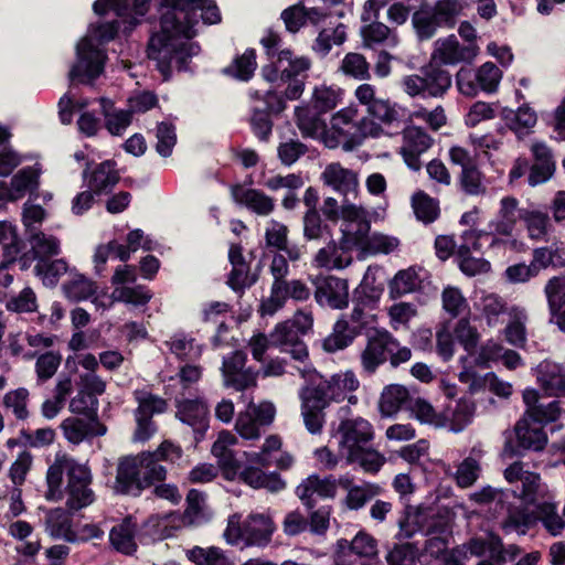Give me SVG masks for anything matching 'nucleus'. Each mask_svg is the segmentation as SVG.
I'll use <instances>...</instances> for the list:
<instances>
[{
  "mask_svg": "<svg viewBox=\"0 0 565 565\" xmlns=\"http://www.w3.org/2000/svg\"><path fill=\"white\" fill-rule=\"evenodd\" d=\"M182 448L164 440L153 454L142 452L136 457L120 459L117 468L115 489L118 492L146 491L154 487L156 494H175L178 488L164 483L167 470L153 460L178 462L182 458Z\"/></svg>",
  "mask_w": 565,
  "mask_h": 565,
  "instance_id": "f257e3e1",
  "label": "nucleus"
},
{
  "mask_svg": "<svg viewBox=\"0 0 565 565\" xmlns=\"http://www.w3.org/2000/svg\"><path fill=\"white\" fill-rule=\"evenodd\" d=\"M209 0H178L161 19V31L151 36L148 56L158 61L162 72L169 66L173 55L184 50L186 41L195 35L194 22L190 14L203 8Z\"/></svg>",
  "mask_w": 565,
  "mask_h": 565,
  "instance_id": "f03ea898",
  "label": "nucleus"
},
{
  "mask_svg": "<svg viewBox=\"0 0 565 565\" xmlns=\"http://www.w3.org/2000/svg\"><path fill=\"white\" fill-rule=\"evenodd\" d=\"M383 132L380 124L370 117L360 118L358 106L350 104L332 114L330 128L323 134L322 142L329 149L341 145L343 150L352 151L367 138H379Z\"/></svg>",
  "mask_w": 565,
  "mask_h": 565,
  "instance_id": "7ed1b4c3",
  "label": "nucleus"
},
{
  "mask_svg": "<svg viewBox=\"0 0 565 565\" xmlns=\"http://www.w3.org/2000/svg\"><path fill=\"white\" fill-rule=\"evenodd\" d=\"M116 33L114 23L89 29L88 34L76 46V63L68 74L72 82L90 83L102 74L106 56L98 45L113 40Z\"/></svg>",
  "mask_w": 565,
  "mask_h": 565,
  "instance_id": "20e7f679",
  "label": "nucleus"
},
{
  "mask_svg": "<svg viewBox=\"0 0 565 565\" xmlns=\"http://www.w3.org/2000/svg\"><path fill=\"white\" fill-rule=\"evenodd\" d=\"M275 530L276 525L269 514L254 513L244 522L241 515L233 514L228 519L224 537L233 545L243 542L247 546H265L271 541Z\"/></svg>",
  "mask_w": 565,
  "mask_h": 565,
  "instance_id": "39448f33",
  "label": "nucleus"
},
{
  "mask_svg": "<svg viewBox=\"0 0 565 565\" xmlns=\"http://www.w3.org/2000/svg\"><path fill=\"white\" fill-rule=\"evenodd\" d=\"M306 385L312 386L313 392L329 405L343 401L350 405H356L359 402L354 393L360 388L361 383L352 370L340 371L329 377L312 371Z\"/></svg>",
  "mask_w": 565,
  "mask_h": 565,
  "instance_id": "423d86ee",
  "label": "nucleus"
},
{
  "mask_svg": "<svg viewBox=\"0 0 565 565\" xmlns=\"http://www.w3.org/2000/svg\"><path fill=\"white\" fill-rule=\"evenodd\" d=\"M452 78L447 70L439 66L423 68L420 74L406 75L401 79V86L409 97H443L451 87Z\"/></svg>",
  "mask_w": 565,
  "mask_h": 565,
  "instance_id": "0eeeda50",
  "label": "nucleus"
},
{
  "mask_svg": "<svg viewBox=\"0 0 565 565\" xmlns=\"http://www.w3.org/2000/svg\"><path fill=\"white\" fill-rule=\"evenodd\" d=\"M335 435L338 436L339 454L344 458L371 444L375 438V430L370 420L362 416H355L341 420Z\"/></svg>",
  "mask_w": 565,
  "mask_h": 565,
  "instance_id": "6e6552de",
  "label": "nucleus"
},
{
  "mask_svg": "<svg viewBox=\"0 0 565 565\" xmlns=\"http://www.w3.org/2000/svg\"><path fill=\"white\" fill-rule=\"evenodd\" d=\"M275 416L276 407L271 402H250L245 411L238 413L235 430L243 439L256 440L260 437V427L269 426Z\"/></svg>",
  "mask_w": 565,
  "mask_h": 565,
  "instance_id": "1a4fd4ad",
  "label": "nucleus"
},
{
  "mask_svg": "<svg viewBox=\"0 0 565 565\" xmlns=\"http://www.w3.org/2000/svg\"><path fill=\"white\" fill-rule=\"evenodd\" d=\"M397 339L386 330L376 331L367 337L364 348L360 352L361 370L366 375H373L388 358V351L395 350Z\"/></svg>",
  "mask_w": 565,
  "mask_h": 565,
  "instance_id": "9d476101",
  "label": "nucleus"
},
{
  "mask_svg": "<svg viewBox=\"0 0 565 565\" xmlns=\"http://www.w3.org/2000/svg\"><path fill=\"white\" fill-rule=\"evenodd\" d=\"M479 46L462 44L456 35L450 34L435 41L431 61L439 65L470 64L479 55Z\"/></svg>",
  "mask_w": 565,
  "mask_h": 565,
  "instance_id": "9b49d317",
  "label": "nucleus"
},
{
  "mask_svg": "<svg viewBox=\"0 0 565 565\" xmlns=\"http://www.w3.org/2000/svg\"><path fill=\"white\" fill-rule=\"evenodd\" d=\"M246 362L247 356L242 351L224 358L221 367L224 386L242 392L257 385L258 372L246 367Z\"/></svg>",
  "mask_w": 565,
  "mask_h": 565,
  "instance_id": "f8f14e48",
  "label": "nucleus"
},
{
  "mask_svg": "<svg viewBox=\"0 0 565 565\" xmlns=\"http://www.w3.org/2000/svg\"><path fill=\"white\" fill-rule=\"evenodd\" d=\"M311 67V61L305 55H297L290 50H281L273 65L263 67L262 74L267 82L296 78Z\"/></svg>",
  "mask_w": 565,
  "mask_h": 565,
  "instance_id": "ddd939ff",
  "label": "nucleus"
},
{
  "mask_svg": "<svg viewBox=\"0 0 565 565\" xmlns=\"http://www.w3.org/2000/svg\"><path fill=\"white\" fill-rule=\"evenodd\" d=\"M300 414L306 429L311 435H320L326 424L324 409L329 406L312 390L310 385H303L299 390Z\"/></svg>",
  "mask_w": 565,
  "mask_h": 565,
  "instance_id": "4468645a",
  "label": "nucleus"
},
{
  "mask_svg": "<svg viewBox=\"0 0 565 565\" xmlns=\"http://www.w3.org/2000/svg\"><path fill=\"white\" fill-rule=\"evenodd\" d=\"M524 210L519 207V201L513 196L501 199L497 218L491 220L488 224L493 236L491 246H497L502 242L500 236H512L518 220H522Z\"/></svg>",
  "mask_w": 565,
  "mask_h": 565,
  "instance_id": "2eb2a0df",
  "label": "nucleus"
},
{
  "mask_svg": "<svg viewBox=\"0 0 565 565\" xmlns=\"http://www.w3.org/2000/svg\"><path fill=\"white\" fill-rule=\"evenodd\" d=\"M536 521H542L546 530L552 535L559 534L565 526L562 516L556 513L554 504L545 501L537 502L534 499H531L525 503L520 515L515 518V522L529 525Z\"/></svg>",
  "mask_w": 565,
  "mask_h": 565,
  "instance_id": "dca6fc26",
  "label": "nucleus"
},
{
  "mask_svg": "<svg viewBox=\"0 0 565 565\" xmlns=\"http://www.w3.org/2000/svg\"><path fill=\"white\" fill-rule=\"evenodd\" d=\"M297 491L299 494H332L335 492L353 494L362 490L354 484L353 479L349 476L320 478L318 475H311L298 486Z\"/></svg>",
  "mask_w": 565,
  "mask_h": 565,
  "instance_id": "f3484780",
  "label": "nucleus"
},
{
  "mask_svg": "<svg viewBox=\"0 0 565 565\" xmlns=\"http://www.w3.org/2000/svg\"><path fill=\"white\" fill-rule=\"evenodd\" d=\"M316 301L320 306L343 309L349 305V285L345 279L334 276L320 278L316 281Z\"/></svg>",
  "mask_w": 565,
  "mask_h": 565,
  "instance_id": "a211bd4d",
  "label": "nucleus"
},
{
  "mask_svg": "<svg viewBox=\"0 0 565 565\" xmlns=\"http://www.w3.org/2000/svg\"><path fill=\"white\" fill-rule=\"evenodd\" d=\"M431 143L430 136L419 127L408 126L403 130V145L399 152L408 168L415 171L420 169L419 157L430 148Z\"/></svg>",
  "mask_w": 565,
  "mask_h": 565,
  "instance_id": "6ab92c4d",
  "label": "nucleus"
},
{
  "mask_svg": "<svg viewBox=\"0 0 565 565\" xmlns=\"http://www.w3.org/2000/svg\"><path fill=\"white\" fill-rule=\"evenodd\" d=\"M321 180L323 184L344 196H356L360 188L359 173L339 162L328 164L321 173Z\"/></svg>",
  "mask_w": 565,
  "mask_h": 565,
  "instance_id": "aec40b11",
  "label": "nucleus"
},
{
  "mask_svg": "<svg viewBox=\"0 0 565 565\" xmlns=\"http://www.w3.org/2000/svg\"><path fill=\"white\" fill-rule=\"evenodd\" d=\"M270 339L274 347H277L282 353L289 354L296 361L303 362L309 358L306 343L299 339L298 333L287 320L276 324L270 332Z\"/></svg>",
  "mask_w": 565,
  "mask_h": 565,
  "instance_id": "412c9836",
  "label": "nucleus"
},
{
  "mask_svg": "<svg viewBox=\"0 0 565 565\" xmlns=\"http://www.w3.org/2000/svg\"><path fill=\"white\" fill-rule=\"evenodd\" d=\"M535 372L536 381L547 396H565V369L561 364L544 360Z\"/></svg>",
  "mask_w": 565,
  "mask_h": 565,
  "instance_id": "4be33fe9",
  "label": "nucleus"
},
{
  "mask_svg": "<svg viewBox=\"0 0 565 565\" xmlns=\"http://www.w3.org/2000/svg\"><path fill=\"white\" fill-rule=\"evenodd\" d=\"M209 407L201 398L182 399L177 403V418L191 426L201 436L209 427Z\"/></svg>",
  "mask_w": 565,
  "mask_h": 565,
  "instance_id": "5701e85b",
  "label": "nucleus"
},
{
  "mask_svg": "<svg viewBox=\"0 0 565 565\" xmlns=\"http://www.w3.org/2000/svg\"><path fill=\"white\" fill-rule=\"evenodd\" d=\"M237 441V437L234 434L228 430H222L211 448L212 455L216 458L220 468L227 479H232L238 468L235 454L232 450V447Z\"/></svg>",
  "mask_w": 565,
  "mask_h": 565,
  "instance_id": "b1692460",
  "label": "nucleus"
},
{
  "mask_svg": "<svg viewBox=\"0 0 565 565\" xmlns=\"http://www.w3.org/2000/svg\"><path fill=\"white\" fill-rule=\"evenodd\" d=\"M534 164L529 174V183L532 186L546 182L554 173L555 163L552 151L543 141H534L531 146Z\"/></svg>",
  "mask_w": 565,
  "mask_h": 565,
  "instance_id": "393cba45",
  "label": "nucleus"
},
{
  "mask_svg": "<svg viewBox=\"0 0 565 565\" xmlns=\"http://www.w3.org/2000/svg\"><path fill=\"white\" fill-rule=\"evenodd\" d=\"M277 87L285 86L281 93L276 90H268L265 96V102L269 111L279 114L287 107V100H297L305 92V83L298 78H290L285 81L271 82Z\"/></svg>",
  "mask_w": 565,
  "mask_h": 565,
  "instance_id": "a878e982",
  "label": "nucleus"
},
{
  "mask_svg": "<svg viewBox=\"0 0 565 565\" xmlns=\"http://www.w3.org/2000/svg\"><path fill=\"white\" fill-rule=\"evenodd\" d=\"M359 333V328L352 326L349 320L342 316L334 322L332 331L322 340V349L327 353L342 351L353 343Z\"/></svg>",
  "mask_w": 565,
  "mask_h": 565,
  "instance_id": "bb28decb",
  "label": "nucleus"
},
{
  "mask_svg": "<svg viewBox=\"0 0 565 565\" xmlns=\"http://www.w3.org/2000/svg\"><path fill=\"white\" fill-rule=\"evenodd\" d=\"M239 479L255 490L280 492L286 488V482L278 473L265 472L257 467H246L239 473Z\"/></svg>",
  "mask_w": 565,
  "mask_h": 565,
  "instance_id": "cd10ccee",
  "label": "nucleus"
},
{
  "mask_svg": "<svg viewBox=\"0 0 565 565\" xmlns=\"http://www.w3.org/2000/svg\"><path fill=\"white\" fill-rule=\"evenodd\" d=\"M233 196L237 203L245 205L258 215H268L275 207L274 200L256 189L237 185L233 189Z\"/></svg>",
  "mask_w": 565,
  "mask_h": 565,
  "instance_id": "c85d7f7f",
  "label": "nucleus"
},
{
  "mask_svg": "<svg viewBox=\"0 0 565 565\" xmlns=\"http://www.w3.org/2000/svg\"><path fill=\"white\" fill-rule=\"evenodd\" d=\"M137 525L128 516L124 521L114 526L109 533L111 546L124 555L131 556L136 553L138 545L135 540Z\"/></svg>",
  "mask_w": 565,
  "mask_h": 565,
  "instance_id": "c756f323",
  "label": "nucleus"
},
{
  "mask_svg": "<svg viewBox=\"0 0 565 565\" xmlns=\"http://www.w3.org/2000/svg\"><path fill=\"white\" fill-rule=\"evenodd\" d=\"M312 263L317 268L343 269L352 263V257L342 246L331 242L316 253Z\"/></svg>",
  "mask_w": 565,
  "mask_h": 565,
  "instance_id": "7c9ffc66",
  "label": "nucleus"
},
{
  "mask_svg": "<svg viewBox=\"0 0 565 565\" xmlns=\"http://www.w3.org/2000/svg\"><path fill=\"white\" fill-rule=\"evenodd\" d=\"M151 298V291L147 287L138 285L135 287L115 288L111 292L110 301L108 305H104L102 301H99V297H95L93 302L96 307H103L104 309L110 307L114 302H124L135 307H141L147 305Z\"/></svg>",
  "mask_w": 565,
  "mask_h": 565,
  "instance_id": "2f4dec72",
  "label": "nucleus"
},
{
  "mask_svg": "<svg viewBox=\"0 0 565 565\" xmlns=\"http://www.w3.org/2000/svg\"><path fill=\"white\" fill-rule=\"evenodd\" d=\"M475 308L479 316L490 328L495 327L500 322V317L505 312L509 313L505 300L497 294H482L475 302Z\"/></svg>",
  "mask_w": 565,
  "mask_h": 565,
  "instance_id": "473e14b6",
  "label": "nucleus"
},
{
  "mask_svg": "<svg viewBox=\"0 0 565 565\" xmlns=\"http://www.w3.org/2000/svg\"><path fill=\"white\" fill-rule=\"evenodd\" d=\"M295 121L303 137L320 139L322 141L323 134L327 132L326 122L320 114L315 113L306 105L295 108Z\"/></svg>",
  "mask_w": 565,
  "mask_h": 565,
  "instance_id": "72a5a7b5",
  "label": "nucleus"
},
{
  "mask_svg": "<svg viewBox=\"0 0 565 565\" xmlns=\"http://www.w3.org/2000/svg\"><path fill=\"white\" fill-rule=\"evenodd\" d=\"M149 0H96L94 11L105 14L114 10L119 17H142L148 11Z\"/></svg>",
  "mask_w": 565,
  "mask_h": 565,
  "instance_id": "f704fd0d",
  "label": "nucleus"
},
{
  "mask_svg": "<svg viewBox=\"0 0 565 565\" xmlns=\"http://www.w3.org/2000/svg\"><path fill=\"white\" fill-rule=\"evenodd\" d=\"M527 312L524 308L512 306L509 309V322L503 329L507 342L516 348H523L526 343Z\"/></svg>",
  "mask_w": 565,
  "mask_h": 565,
  "instance_id": "c9c22d12",
  "label": "nucleus"
},
{
  "mask_svg": "<svg viewBox=\"0 0 565 565\" xmlns=\"http://www.w3.org/2000/svg\"><path fill=\"white\" fill-rule=\"evenodd\" d=\"M62 288L65 297L72 301L86 300L95 296L98 289L95 281L72 269L70 270L68 279L63 284Z\"/></svg>",
  "mask_w": 565,
  "mask_h": 565,
  "instance_id": "e433bc0d",
  "label": "nucleus"
},
{
  "mask_svg": "<svg viewBox=\"0 0 565 565\" xmlns=\"http://www.w3.org/2000/svg\"><path fill=\"white\" fill-rule=\"evenodd\" d=\"M94 420H86L78 417H67L61 423V429L65 439L74 445L84 441L90 435H104L106 428L100 426L98 430L94 431Z\"/></svg>",
  "mask_w": 565,
  "mask_h": 565,
  "instance_id": "4c0bfd02",
  "label": "nucleus"
},
{
  "mask_svg": "<svg viewBox=\"0 0 565 565\" xmlns=\"http://www.w3.org/2000/svg\"><path fill=\"white\" fill-rule=\"evenodd\" d=\"M518 443L521 447L531 450H542L547 444V436L543 427L532 425L529 418H521L515 426Z\"/></svg>",
  "mask_w": 565,
  "mask_h": 565,
  "instance_id": "58836bf2",
  "label": "nucleus"
},
{
  "mask_svg": "<svg viewBox=\"0 0 565 565\" xmlns=\"http://www.w3.org/2000/svg\"><path fill=\"white\" fill-rule=\"evenodd\" d=\"M344 90L335 85L320 84L313 87L311 94L312 107L324 114L333 110L343 100Z\"/></svg>",
  "mask_w": 565,
  "mask_h": 565,
  "instance_id": "ea45409f",
  "label": "nucleus"
},
{
  "mask_svg": "<svg viewBox=\"0 0 565 565\" xmlns=\"http://www.w3.org/2000/svg\"><path fill=\"white\" fill-rule=\"evenodd\" d=\"M408 390L401 384L386 385L380 396L379 409L382 416L391 417L398 413L408 399Z\"/></svg>",
  "mask_w": 565,
  "mask_h": 565,
  "instance_id": "a19ab883",
  "label": "nucleus"
},
{
  "mask_svg": "<svg viewBox=\"0 0 565 565\" xmlns=\"http://www.w3.org/2000/svg\"><path fill=\"white\" fill-rule=\"evenodd\" d=\"M338 547L341 553L350 551L360 558L367 561L376 558L379 554L376 540L365 532L358 533L351 542L340 540Z\"/></svg>",
  "mask_w": 565,
  "mask_h": 565,
  "instance_id": "79ce46f5",
  "label": "nucleus"
},
{
  "mask_svg": "<svg viewBox=\"0 0 565 565\" xmlns=\"http://www.w3.org/2000/svg\"><path fill=\"white\" fill-rule=\"evenodd\" d=\"M503 114L507 126L519 137L529 134L537 122L536 113L527 105H523L516 110L505 109Z\"/></svg>",
  "mask_w": 565,
  "mask_h": 565,
  "instance_id": "37998d69",
  "label": "nucleus"
},
{
  "mask_svg": "<svg viewBox=\"0 0 565 565\" xmlns=\"http://www.w3.org/2000/svg\"><path fill=\"white\" fill-rule=\"evenodd\" d=\"M425 275L426 271L417 267L399 270L391 284L392 296L399 297L419 289Z\"/></svg>",
  "mask_w": 565,
  "mask_h": 565,
  "instance_id": "c03bdc74",
  "label": "nucleus"
},
{
  "mask_svg": "<svg viewBox=\"0 0 565 565\" xmlns=\"http://www.w3.org/2000/svg\"><path fill=\"white\" fill-rule=\"evenodd\" d=\"M363 45L373 49L386 43L390 46L398 44V38L387 25L382 22H372L361 29Z\"/></svg>",
  "mask_w": 565,
  "mask_h": 565,
  "instance_id": "a18cd8bd",
  "label": "nucleus"
},
{
  "mask_svg": "<svg viewBox=\"0 0 565 565\" xmlns=\"http://www.w3.org/2000/svg\"><path fill=\"white\" fill-rule=\"evenodd\" d=\"M118 181L119 174L115 168V163L110 160H106L92 171L88 179V186L98 194L114 188Z\"/></svg>",
  "mask_w": 565,
  "mask_h": 565,
  "instance_id": "49530a36",
  "label": "nucleus"
},
{
  "mask_svg": "<svg viewBox=\"0 0 565 565\" xmlns=\"http://www.w3.org/2000/svg\"><path fill=\"white\" fill-rule=\"evenodd\" d=\"M42 170L38 166L26 167L18 171L11 179L10 185L13 191V199L20 200L28 192H32L39 186V178Z\"/></svg>",
  "mask_w": 565,
  "mask_h": 565,
  "instance_id": "de8ad7c7",
  "label": "nucleus"
},
{
  "mask_svg": "<svg viewBox=\"0 0 565 565\" xmlns=\"http://www.w3.org/2000/svg\"><path fill=\"white\" fill-rule=\"evenodd\" d=\"M46 526L51 535L64 539L68 542H76V533L72 530L70 513L63 509H54L47 513Z\"/></svg>",
  "mask_w": 565,
  "mask_h": 565,
  "instance_id": "09e8293b",
  "label": "nucleus"
},
{
  "mask_svg": "<svg viewBox=\"0 0 565 565\" xmlns=\"http://www.w3.org/2000/svg\"><path fill=\"white\" fill-rule=\"evenodd\" d=\"M92 473L87 466L71 459L66 490L68 494H92Z\"/></svg>",
  "mask_w": 565,
  "mask_h": 565,
  "instance_id": "8fccbe9b",
  "label": "nucleus"
},
{
  "mask_svg": "<svg viewBox=\"0 0 565 565\" xmlns=\"http://www.w3.org/2000/svg\"><path fill=\"white\" fill-rule=\"evenodd\" d=\"M35 276L39 277L42 284L46 287H55L60 278L70 273L68 265L64 259H41L34 266Z\"/></svg>",
  "mask_w": 565,
  "mask_h": 565,
  "instance_id": "3c124183",
  "label": "nucleus"
},
{
  "mask_svg": "<svg viewBox=\"0 0 565 565\" xmlns=\"http://www.w3.org/2000/svg\"><path fill=\"white\" fill-rule=\"evenodd\" d=\"M348 463H358L365 472L376 473L386 462L385 456L367 445L355 454L344 457Z\"/></svg>",
  "mask_w": 565,
  "mask_h": 565,
  "instance_id": "603ef678",
  "label": "nucleus"
},
{
  "mask_svg": "<svg viewBox=\"0 0 565 565\" xmlns=\"http://www.w3.org/2000/svg\"><path fill=\"white\" fill-rule=\"evenodd\" d=\"M100 103L107 130L111 135H121L131 122L130 111L116 109L113 102L105 98Z\"/></svg>",
  "mask_w": 565,
  "mask_h": 565,
  "instance_id": "864d4df0",
  "label": "nucleus"
},
{
  "mask_svg": "<svg viewBox=\"0 0 565 565\" xmlns=\"http://www.w3.org/2000/svg\"><path fill=\"white\" fill-rule=\"evenodd\" d=\"M134 397L138 404L135 414L142 415L143 417L152 418L153 415L162 414L168 408L166 399L147 390H136Z\"/></svg>",
  "mask_w": 565,
  "mask_h": 565,
  "instance_id": "5fc2aeb1",
  "label": "nucleus"
},
{
  "mask_svg": "<svg viewBox=\"0 0 565 565\" xmlns=\"http://www.w3.org/2000/svg\"><path fill=\"white\" fill-rule=\"evenodd\" d=\"M185 555L195 565H231L226 554L216 546H194Z\"/></svg>",
  "mask_w": 565,
  "mask_h": 565,
  "instance_id": "6e6d98bb",
  "label": "nucleus"
},
{
  "mask_svg": "<svg viewBox=\"0 0 565 565\" xmlns=\"http://www.w3.org/2000/svg\"><path fill=\"white\" fill-rule=\"evenodd\" d=\"M30 399V392L25 387H18L8 391L2 398V406L10 411L19 420H24L29 417L28 404Z\"/></svg>",
  "mask_w": 565,
  "mask_h": 565,
  "instance_id": "4d7b16f0",
  "label": "nucleus"
},
{
  "mask_svg": "<svg viewBox=\"0 0 565 565\" xmlns=\"http://www.w3.org/2000/svg\"><path fill=\"white\" fill-rule=\"evenodd\" d=\"M472 4L475 0H437L433 9L444 24L452 26L456 18Z\"/></svg>",
  "mask_w": 565,
  "mask_h": 565,
  "instance_id": "13d9d810",
  "label": "nucleus"
},
{
  "mask_svg": "<svg viewBox=\"0 0 565 565\" xmlns=\"http://www.w3.org/2000/svg\"><path fill=\"white\" fill-rule=\"evenodd\" d=\"M282 439L278 435H269L265 438L259 451H245L246 461L262 467H268L275 452L281 450Z\"/></svg>",
  "mask_w": 565,
  "mask_h": 565,
  "instance_id": "bf43d9fd",
  "label": "nucleus"
},
{
  "mask_svg": "<svg viewBox=\"0 0 565 565\" xmlns=\"http://www.w3.org/2000/svg\"><path fill=\"white\" fill-rule=\"evenodd\" d=\"M31 250L38 260L46 259L60 254V241L57 237L38 232L30 238Z\"/></svg>",
  "mask_w": 565,
  "mask_h": 565,
  "instance_id": "052dcab7",
  "label": "nucleus"
},
{
  "mask_svg": "<svg viewBox=\"0 0 565 565\" xmlns=\"http://www.w3.org/2000/svg\"><path fill=\"white\" fill-rule=\"evenodd\" d=\"M548 309L552 315H561L565 306V276H554L544 287Z\"/></svg>",
  "mask_w": 565,
  "mask_h": 565,
  "instance_id": "680f3d73",
  "label": "nucleus"
},
{
  "mask_svg": "<svg viewBox=\"0 0 565 565\" xmlns=\"http://www.w3.org/2000/svg\"><path fill=\"white\" fill-rule=\"evenodd\" d=\"M340 71L350 77L359 81H365L370 78V64L365 56L350 52L344 55L340 64Z\"/></svg>",
  "mask_w": 565,
  "mask_h": 565,
  "instance_id": "e2e57ef3",
  "label": "nucleus"
},
{
  "mask_svg": "<svg viewBox=\"0 0 565 565\" xmlns=\"http://www.w3.org/2000/svg\"><path fill=\"white\" fill-rule=\"evenodd\" d=\"M412 22L420 40L431 39L436 34L438 26L444 24L441 20L437 18L434 9L431 11L419 10L415 12Z\"/></svg>",
  "mask_w": 565,
  "mask_h": 565,
  "instance_id": "0e129e2a",
  "label": "nucleus"
},
{
  "mask_svg": "<svg viewBox=\"0 0 565 565\" xmlns=\"http://www.w3.org/2000/svg\"><path fill=\"white\" fill-rule=\"evenodd\" d=\"M412 207L416 217L425 223L434 222L439 214L438 202L423 191L412 196Z\"/></svg>",
  "mask_w": 565,
  "mask_h": 565,
  "instance_id": "69168bd1",
  "label": "nucleus"
},
{
  "mask_svg": "<svg viewBox=\"0 0 565 565\" xmlns=\"http://www.w3.org/2000/svg\"><path fill=\"white\" fill-rule=\"evenodd\" d=\"M167 345L171 353L179 359H199L202 354L201 347L196 345L194 339L184 333L173 334L170 340L167 341Z\"/></svg>",
  "mask_w": 565,
  "mask_h": 565,
  "instance_id": "338daca9",
  "label": "nucleus"
},
{
  "mask_svg": "<svg viewBox=\"0 0 565 565\" xmlns=\"http://www.w3.org/2000/svg\"><path fill=\"white\" fill-rule=\"evenodd\" d=\"M452 330L456 340L460 343L463 350L468 354H472L480 340V333L478 329L471 324L469 319L462 318L456 322Z\"/></svg>",
  "mask_w": 565,
  "mask_h": 565,
  "instance_id": "774afa93",
  "label": "nucleus"
}]
</instances>
